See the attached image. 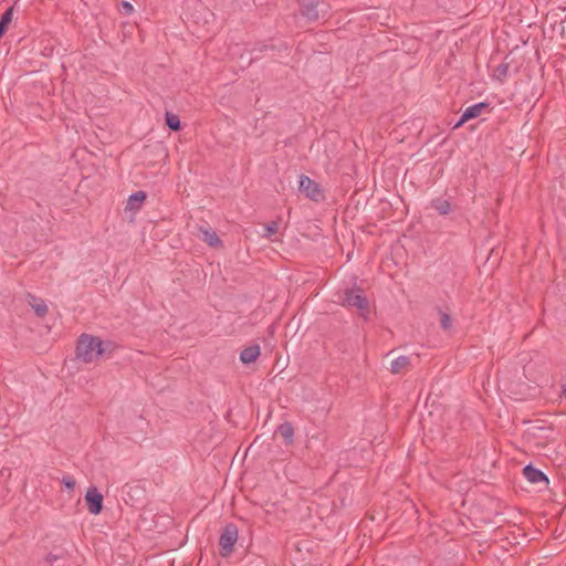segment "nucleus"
<instances>
[{
  "label": "nucleus",
  "instance_id": "1",
  "mask_svg": "<svg viewBox=\"0 0 566 566\" xmlns=\"http://www.w3.org/2000/svg\"><path fill=\"white\" fill-rule=\"evenodd\" d=\"M117 345L112 340H103L97 336L82 334L76 343V358L83 363L97 361L105 354H112Z\"/></svg>",
  "mask_w": 566,
  "mask_h": 566
},
{
  "label": "nucleus",
  "instance_id": "2",
  "mask_svg": "<svg viewBox=\"0 0 566 566\" xmlns=\"http://www.w3.org/2000/svg\"><path fill=\"white\" fill-rule=\"evenodd\" d=\"M340 304L345 307L356 308L363 317H367L369 302L360 289H346Z\"/></svg>",
  "mask_w": 566,
  "mask_h": 566
},
{
  "label": "nucleus",
  "instance_id": "3",
  "mask_svg": "<svg viewBox=\"0 0 566 566\" xmlns=\"http://www.w3.org/2000/svg\"><path fill=\"white\" fill-rule=\"evenodd\" d=\"M238 541V528L233 524H228L219 538L220 554L228 557L233 552V546Z\"/></svg>",
  "mask_w": 566,
  "mask_h": 566
},
{
  "label": "nucleus",
  "instance_id": "4",
  "mask_svg": "<svg viewBox=\"0 0 566 566\" xmlns=\"http://www.w3.org/2000/svg\"><path fill=\"white\" fill-rule=\"evenodd\" d=\"M300 191L303 192L308 199L313 201H321L324 199V193L321 186L310 177L302 175L300 177Z\"/></svg>",
  "mask_w": 566,
  "mask_h": 566
},
{
  "label": "nucleus",
  "instance_id": "5",
  "mask_svg": "<svg viewBox=\"0 0 566 566\" xmlns=\"http://www.w3.org/2000/svg\"><path fill=\"white\" fill-rule=\"evenodd\" d=\"M85 501L91 514L97 515L103 509V495L95 486L90 488L85 494Z\"/></svg>",
  "mask_w": 566,
  "mask_h": 566
},
{
  "label": "nucleus",
  "instance_id": "6",
  "mask_svg": "<svg viewBox=\"0 0 566 566\" xmlns=\"http://www.w3.org/2000/svg\"><path fill=\"white\" fill-rule=\"evenodd\" d=\"M303 17L310 21H316L319 18L318 4L319 0H296Z\"/></svg>",
  "mask_w": 566,
  "mask_h": 566
},
{
  "label": "nucleus",
  "instance_id": "7",
  "mask_svg": "<svg viewBox=\"0 0 566 566\" xmlns=\"http://www.w3.org/2000/svg\"><path fill=\"white\" fill-rule=\"evenodd\" d=\"M489 108V104L481 102L474 105L467 107L460 118V120L455 124V128L462 126L465 122L479 117L484 109Z\"/></svg>",
  "mask_w": 566,
  "mask_h": 566
},
{
  "label": "nucleus",
  "instance_id": "8",
  "mask_svg": "<svg viewBox=\"0 0 566 566\" xmlns=\"http://www.w3.org/2000/svg\"><path fill=\"white\" fill-rule=\"evenodd\" d=\"M523 474L526 478V480L533 484L544 483L545 485L548 484L547 476L538 469L532 467L531 464L526 465L523 469Z\"/></svg>",
  "mask_w": 566,
  "mask_h": 566
},
{
  "label": "nucleus",
  "instance_id": "9",
  "mask_svg": "<svg viewBox=\"0 0 566 566\" xmlns=\"http://www.w3.org/2000/svg\"><path fill=\"white\" fill-rule=\"evenodd\" d=\"M261 354V348L258 344L245 347L240 353V360L242 364H251L254 363Z\"/></svg>",
  "mask_w": 566,
  "mask_h": 566
},
{
  "label": "nucleus",
  "instance_id": "10",
  "mask_svg": "<svg viewBox=\"0 0 566 566\" xmlns=\"http://www.w3.org/2000/svg\"><path fill=\"white\" fill-rule=\"evenodd\" d=\"M147 195L145 191L134 192L128 197L126 210L137 212L140 210L143 203L145 202Z\"/></svg>",
  "mask_w": 566,
  "mask_h": 566
},
{
  "label": "nucleus",
  "instance_id": "11",
  "mask_svg": "<svg viewBox=\"0 0 566 566\" xmlns=\"http://www.w3.org/2000/svg\"><path fill=\"white\" fill-rule=\"evenodd\" d=\"M199 232L201 234L202 240L211 248H220L222 247V241L218 237V234L208 228L200 227Z\"/></svg>",
  "mask_w": 566,
  "mask_h": 566
},
{
  "label": "nucleus",
  "instance_id": "12",
  "mask_svg": "<svg viewBox=\"0 0 566 566\" xmlns=\"http://www.w3.org/2000/svg\"><path fill=\"white\" fill-rule=\"evenodd\" d=\"M28 302H29V305L32 307V310L39 317H43L46 315L48 306L42 298L29 294Z\"/></svg>",
  "mask_w": 566,
  "mask_h": 566
},
{
  "label": "nucleus",
  "instance_id": "13",
  "mask_svg": "<svg viewBox=\"0 0 566 566\" xmlns=\"http://www.w3.org/2000/svg\"><path fill=\"white\" fill-rule=\"evenodd\" d=\"M410 365L411 361L408 356H399L391 363L390 371L395 375H398L408 370Z\"/></svg>",
  "mask_w": 566,
  "mask_h": 566
},
{
  "label": "nucleus",
  "instance_id": "14",
  "mask_svg": "<svg viewBox=\"0 0 566 566\" xmlns=\"http://www.w3.org/2000/svg\"><path fill=\"white\" fill-rule=\"evenodd\" d=\"M431 207L442 216H446L451 211V203L446 199H433L431 201Z\"/></svg>",
  "mask_w": 566,
  "mask_h": 566
},
{
  "label": "nucleus",
  "instance_id": "15",
  "mask_svg": "<svg viewBox=\"0 0 566 566\" xmlns=\"http://www.w3.org/2000/svg\"><path fill=\"white\" fill-rule=\"evenodd\" d=\"M279 432L287 444L293 442L294 429L290 422L282 423L279 427Z\"/></svg>",
  "mask_w": 566,
  "mask_h": 566
},
{
  "label": "nucleus",
  "instance_id": "16",
  "mask_svg": "<svg viewBox=\"0 0 566 566\" xmlns=\"http://www.w3.org/2000/svg\"><path fill=\"white\" fill-rule=\"evenodd\" d=\"M166 124L172 130L180 129V119L176 114L166 113Z\"/></svg>",
  "mask_w": 566,
  "mask_h": 566
},
{
  "label": "nucleus",
  "instance_id": "17",
  "mask_svg": "<svg viewBox=\"0 0 566 566\" xmlns=\"http://www.w3.org/2000/svg\"><path fill=\"white\" fill-rule=\"evenodd\" d=\"M265 233L263 234L264 238H270L272 234L276 233L279 230V222L277 221H271L265 224Z\"/></svg>",
  "mask_w": 566,
  "mask_h": 566
},
{
  "label": "nucleus",
  "instance_id": "18",
  "mask_svg": "<svg viewBox=\"0 0 566 566\" xmlns=\"http://www.w3.org/2000/svg\"><path fill=\"white\" fill-rule=\"evenodd\" d=\"M440 323H441V327L444 331H449L452 328V319H451L450 315L447 313H441Z\"/></svg>",
  "mask_w": 566,
  "mask_h": 566
},
{
  "label": "nucleus",
  "instance_id": "19",
  "mask_svg": "<svg viewBox=\"0 0 566 566\" xmlns=\"http://www.w3.org/2000/svg\"><path fill=\"white\" fill-rule=\"evenodd\" d=\"M62 484H63L66 489H69V490H73V489L75 488L76 482H75V480H74V478H73V476H71V475H64V476L62 478Z\"/></svg>",
  "mask_w": 566,
  "mask_h": 566
},
{
  "label": "nucleus",
  "instance_id": "20",
  "mask_svg": "<svg viewBox=\"0 0 566 566\" xmlns=\"http://www.w3.org/2000/svg\"><path fill=\"white\" fill-rule=\"evenodd\" d=\"M120 6H122L123 12H124L125 14L129 15V14H132V13H133V11H134V7H133V4H132L130 2H128V1H123Z\"/></svg>",
  "mask_w": 566,
  "mask_h": 566
},
{
  "label": "nucleus",
  "instance_id": "21",
  "mask_svg": "<svg viewBox=\"0 0 566 566\" xmlns=\"http://www.w3.org/2000/svg\"><path fill=\"white\" fill-rule=\"evenodd\" d=\"M507 71V65H501L497 67V72L502 75H505Z\"/></svg>",
  "mask_w": 566,
  "mask_h": 566
},
{
  "label": "nucleus",
  "instance_id": "22",
  "mask_svg": "<svg viewBox=\"0 0 566 566\" xmlns=\"http://www.w3.org/2000/svg\"><path fill=\"white\" fill-rule=\"evenodd\" d=\"M562 395H563V397H565V398H566V387H564V388H563V390H562Z\"/></svg>",
  "mask_w": 566,
  "mask_h": 566
}]
</instances>
